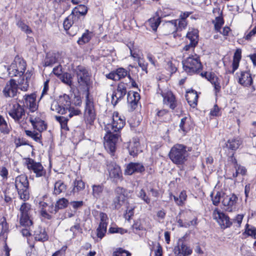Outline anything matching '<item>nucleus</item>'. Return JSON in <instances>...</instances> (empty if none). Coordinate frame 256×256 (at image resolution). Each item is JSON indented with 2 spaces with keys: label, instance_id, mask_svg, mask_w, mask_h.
Segmentation results:
<instances>
[{
  "label": "nucleus",
  "instance_id": "60",
  "mask_svg": "<svg viewBox=\"0 0 256 256\" xmlns=\"http://www.w3.org/2000/svg\"><path fill=\"white\" fill-rule=\"evenodd\" d=\"M8 171L4 166L0 168V176L2 178V180H6L8 178Z\"/></svg>",
  "mask_w": 256,
  "mask_h": 256
},
{
  "label": "nucleus",
  "instance_id": "62",
  "mask_svg": "<svg viewBox=\"0 0 256 256\" xmlns=\"http://www.w3.org/2000/svg\"><path fill=\"white\" fill-rule=\"evenodd\" d=\"M0 226L2 227V232L4 233L6 232V231L8 229V226L6 222V220L4 217L0 219Z\"/></svg>",
  "mask_w": 256,
  "mask_h": 256
},
{
  "label": "nucleus",
  "instance_id": "59",
  "mask_svg": "<svg viewBox=\"0 0 256 256\" xmlns=\"http://www.w3.org/2000/svg\"><path fill=\"white\" fill-rule=\"evenodd\" d=\"M176 20L178 30H182V29H184L186 28L187 26V22L186 20L178 18V20Z\"/></svg>",
  "mask_w": 256,
  "mask_h": 256
},
{
  "label": "nucleus",
  "instance_id": "2",
  "mask_svg": "<svg viewBox=\"0 0 256 256\" xmlns=\"http://www.w3.org/2000/svg\"><path fill=\"white\" fill-rule=\"evenodd\" d=\"M78 88L89 96L90 88L92 84L91 76L88 70L82 66H78L76 70Z\"/></svg>",
  "mask_w": 256,
  "mask_h": 256
},
{
  "label": "nucleus",
  "instance_id": "6",
  "mask_svg": "<svg viewBox=\"0 0 256 256\" xmlns=\"http://www.w3.org/2000/svg\"><path fill=\"white\" fill-rule=\"evenodd\" d=\"M26 69L25 61L19 56H16L8 68L10 76H21Z\"/></svg>",
  "mask_w": 256,
  "mask_h": 256
},
{
  "label": "nucleus",
  "instance_id": "3",
  "mask_svg": "<svg viewBox=\"0 0 256 256\" xmlns=\"http://www.w3.org/2000/svg\"><path fill=\"white\" fill-rule=\"evenodd\" d=\"M14 185L20 199L26 201L30 198L29 182L25 174H20L15 178Z\"/></svg>",
  "mask_w": 256,
  "mask_h": 256
},
{
  "label": "nucleus",
  "instance_id": "34",
  "mask_svg": "<svg viewBox=\"0 0 256 256\" xmlns=\"http://www.w3.org/2000/svg\"><path fill=\"white\" fill-rule=\"evenodd\" d=\"M39 206L40 208H41L40 213L42 216L48 220H50L52 218V216L48 213V210H46L47 207L48 208L49 204L39 200Z\"/></svg>",
  "mask_w": 256,
  "mask_h": 256
},
{
  "label": "nucleus",
  "instance_id": "32",
  "mask_svg": "<svg viewBox=\"0 0 256 256\" xmlns=\"http://www.w3.org/2000/svg\"><path fill=\"white\" fill-rule=\"evenodd\" d=\"M20 216H32V209L31 206L28 203L24 202L22 204L20 208Z\"/></svg>",
  "mask_w": 256,
  "mask_h": 256
},
{
  "label": "nucleus",
  "instance_id": "11",
  "mask_svg": "<svg viewBox=\"0 0 256 256\" xmlns=\"http://www.w3.org/2000/svg\"><path fill=\"white\" fill-rule=\"evenodd\" d=\"M26 164L27 168L30 170L32 171L36 174V177H40L45 175L46 171L40 163L28 158L26 160Z\"/></svg>",
  "mask_w": 256,
  "mask_h": 256
},
{
  "label": "nucleus",
  "instance_id": "58",
  "mask_svg": "<svg viewBox=\"0 0 256 256\" xmlns=\"http://www.w3.org/2000/svg\"><path fill=\"white\" fill-rule=\"evenodd\" d=\"M73 16H68L66 18L63 23L64 28L65 30H67L72 26V18Z\"/></svg>",
  "mask_w": 256,
  "mask_h": 256
},
{
  "label": "nucleus",
  "instance_id": "44",
  "mask_svg": "<svg viewBox=\"0 0 256 256\" xmlns=\"http://www.w3.org/2000/svg\"><path fill=\"white\" fill-rule=\"evenodd\" d=\"M103 186L102 185H94L92 186V195L96 198L100 196L103 192Z\"/></svg>",
  "mask_w": 256,
  "mask_h": 256
},
{
  "label": "nucleus",
  "instance_id": "54",
  "mask_svg": "<svg viewBox=\"0 0 256 256\" xmlns=\"http://www.w3.org/2000/svg\"><path fill=\"white\" fill-rule=\"evenodd\" d=\"M137 196L138 198H140L147 204L150 203V200L146 194L145 191L143 189H141L138 193Z\"/></svg>",
  "mask_w": 256,
  "mask_h": 256
},
{
  "label": "nucleus",
  "instance_id": "25",
  "mask_svg": "<svg viewBox=\"0 0 256 256\" xmlns=\"http://www.w3.org/2000/svg\"><path fill=\"white\" fill-rule=\"evenodd\" d=\"M242 144V140L240 138H232L229 139L226 144V148L232 152L236 150Z\"/></svg>",
  "mask_w": 256,
  "mask_h": 256
},
{
  "label": "nucleus",
  "instance_id": "17",
  "mask_svg": "<svg viewBox=\"0 0 256 256\" xmlns=\"http://www.w3.org/2000/svg\"><path fill=\"white\" fill-rule=\"evenodd\" d=\"M192 249L182 242H179L174 250L176 256H189L192 254Z\"/></svg>",
  "mask_w": 256,
  "mask_h": 256
},
{
  "label": "nucleus",
  "instance_id": "37",
  "mask_svg": "<svg viewBox=\"0 0 256 256\" xmlns=\"http://www.w3.org/2000/svg\"><path fill=\"white\" fill-rule=\"evenodd\" d=\"M25 133L27 136L31 138L36 142L40 143L41 142L42 134L40 132L34 130H25Z\"/></svg>",
  "mask_w": 256,
  "mask_h": 256
},
{
  "label": "nucleus",
  "instance_id": "47",
  "mask_svg": "<svg viewBox=\"0 0 256 256\" xmlns=\"http://www.w3.org/2000/svg\"><path fill=\"white\" fill-rule=\"evenodd\" d=\"M212 23L214 25V29L217 32H220L222 26L224 24V22L222 17L219 16L216 18Z\"/></svg>",
  "mask_w": 256,
  "mask_h": 256
},
{
  "label": "nucleus",
  "instance_id": "31",
  "mask_svg": "<svg viewBox=\"0 0 256 256\" xmlns=\"http://www.w3.org/2000/svg\"><path fill=\"white\" fill-rule=\"evenodd\" d=\"M232 161L234 164V168L236 169V172L233 174V177L236 178L238 176V174L242 176L245 175L246 172V168L240 164H237L236 160L235 158H232Z\"/></svg>",
  "mask_w": 256,
  "mask_h": 256
},
{
  "label": "nucleus",
  "instance_id": "9",
  "mask_svg": "<svg viewBox=\"0 0 256 256\" xmlns=\"http://www.w3.org/2000/svg\"><path fill=\"white\" fill-rule=\"evenodd\" d=\"M212 217L222 228H229L232 224L229 217L218 208H215L214 210Z\"/></svg>",
  "mask_w": 256,
  "mask_h": 256
},
{
  "label": "nucleus",
  "instance_id": "46",
  "mask_svg": "<svg viewBox=\"0 0 256 256\" xmlns=\"http://www.w3.org/2000/svg\"><path fill=\"white\" fill-rule=\"evenodd\" d=\"M57 61L54 54H48L45 59L44 64L46 66H52Z\"/></svg>",
  "mask_w": 256,
  "mask_h": 256
},
{
  "label": "nucleus",
  "instance_id": "20",
  "mask_svg": "<svg viewBox=\"0 0 256 256\" xmlns=\"http://www.w3.org/2000/svg\"><path fill=\"white\" fill-rule=\"evenodd\" d=\"M24 105L31 112H34L38 108V105L36 102V96L34 94L24 96Z\"/></svg>",
  "mask_w": 256,
  "mask_h": 256
},
{
  "label": "nucleus",
  "instance_id": "63",
  "mask_svg": "<svg viewBox=\"0 0 256 256\" xmlns=\"http://www.w3.org/2000/svg\"><path fill=\"white\" fill-rule=\"evenodd\" d=\"M132 228L134 230V232H136L134 230H142L144 229V227L142 226L139 220H136L134 222L132 226Z\"/></svg>",
  "mask_w": 256,
  "mask_h": 256
},
{
  "label": "nucleus",
  "instance_id": "5",
  "mask_svg": "<svg viewBox=\"0 0 256 256\" xmlns=\"http://www.w3.org/2000/svg\"><path fill=\"white\" fill-rule=\"evenodd\" d=\"M184 70L190 74H192L202 68L199 56L194 54L186 58L182 61Z\"/></svg>",
  "mask_w": 256,
  "mask_h": 256
},
{
  "label": "nucleus",
  "instance_id": "50",
  "mask_svg": "<svg viewBox=\"0 0 256 256\" xmlns=\"http://www.w3.org/2000/svg\"><path fill=\"white\" fill-rule=\"evenodd\" d=\"M107 226L104 224H99V226L97 228V236L100 239L102 238L106 232Z\"/></svg>",
  "mask_w": 256,
  "mask_h": 256
},
{
  "label": "nucleus",
  "instance_id": "41",
  "mask_svg": "<svg viewBox=\"0 0 256 256\" xmlns=\"http://www.w3.org/2000/svg\"><path fill=\"white\" fill-rule=\"evenodd\" d=\"M20 222L21 226L29 228L32 224L31 216H20Z\"/></svg>",
  "mask_w": 256,
  "mask_h": 256
},
{
  "label": "nucleus",
  "instance_id": "38",
  "mask_svg": "<svg viewBox=\"0 0 256 256\" xmlns=\"http://www.w3.org/2000/svg\"><path fill=\"white\" fill-rule=\"evenodd\" d=\"M128 46L130 50V56L136 60L140 58V52L139 48L134 46L133 43H130Z\"/></svg>",
  "mask_w": 256,
  "mask_h": 256
},
{
  "label": "nucleus",
  "instance_id": "15",
  "mask_svg": "<svg viewBox=\"0 0 256 256\" xmlns=\"http://www.w3.org/2000/svg\"><path fill=\"white\" fill-rule=\"evenodd\" d=\"M126 94V84L120 82L118 86L117 89L114 90L112 95V103L116 105L119 100L122 99Z\"/></svg>",
  "mask_w": 256,
  "mask_h": 256
},
{
  "label": "nucleus",
  "instance_id": "8",
  "mask_svg": "<svg viewBox=\"0 0 256 256\" xmlns=\"http://www.w3.org/2000/svg\"><path fill=\"white\" fill-rule=\"evenodd\" d=\"M9 116L18 123L24 118L26 116L25 110L22 106L18 103H14L10 105L8 110Z\"/></svg>",
  "mask_w": 256,
  "mask_h": 256
},
{
  "label": "nucleus",
  "instance_id": "36",
  "mask_svg": "<svg viewBox=\"0 0 256 256\" xmlns=\"http://www.w3.org/2000/svg\"><path fill=\"white\" fill-rule=\"evenodd\" d=\"M10 126L8 125L5 118L0 115V131L1 132L7 134L10 131Z\"/></svg>",
  "mask_w": 256,
  "mask_h": 256
},
{
  "label": "nucleus",
  "instance_id": "27",
  "mask_svg": "<svg viewBox=\"0 0 256 256\" xmlns=\"http://www.w3.org/2000/svg\"><path fill=\"white\" fill-rule=\"evenodd\" d=\"M186 98L188 102L191 106L194 108L197 105L198 95L196 91L191 90L188 92Z\"/></svg>",
  "mask_w": 256,
  "mask_h": 256
},
{
  "label": "nucleus",
  "instance_id": "10",
  "mask_svg": "<svg viewBox=\"0 0 256 256\" xmlns=\"http://www.w3.org/2000/svg\"><path fill=\"white\" fill-rule=\"evenodd\" d=\"M84 116L86 122L90 124H92L96 118V112L94 109V102L89 99L88 96L86 95Z\"/></svg>",
  "mask_w": 256,
  "mask_h": 256
},
{
  "label": "nucleus",
  "instance_id": "39",
  "mask_svg": "<svg viewBox=\"0 0 256 256\" xmlns=\"http://www.w3.org/2000/svg\"><path fill=\"white\" fill-rule=\"evenodd\" d=\"M241 59V50H237L234 54L232 62V72L238 69Z\"/></svg>",
  "mask_w": 256,
  "mask_h": 256
},
{
  "label": "nucleus",
  "instance_id": "1",
  "mask_svg": "<svg viewBox=\"0 0 256 256\" xmlns=\"http://www.w3.org/2000/svg\"><path fill=\"white\" fill-rule=\"evenodd\" d=\"M124 124V120L118 112H114L112 122L106 124L105 126L106 134L104 137V146L112 155L116 150V145L120 138V135L117 132L122 129Z\"/></svg>",
  "mask_w": 256,
  "mask_h": 256
},
{
  "label": "nucleus",
  "instance_id": "4",
  "mask_svg": "<svg viewBox=\"0 0 256 256\" xmlns=\"http://www.w3.org/2000/svg\"><path fill=\"white\" fill-rule=\"evenodd\" d=\"M188 152L186 147L182 144H176L170 150L169 157L176 164H182L186 160Z\"/></svg>",
  "mask_w": 256,
  "mask_h": 256
},
{
  "label": "nucleus",
  "instance_id": "51",
  "mask_svg": "<svg viewBox=\"0 0 256 256\" xmlns=\"http://www.w3.org/2000/svg\"><path fill=\"white\" fill-rule=\"evenodd\" d=\"M222 194L220 192H217L216 194L213 192L211 194L212 200L214 205L218 206V204Z\"/></svg>",
  "mask_w": 256,
  "mask_h": 256
},
{
  "label": "nucleus",
  "instance_id": "14",
  "mask_svg": "<svg viewBox=\"0 0 256 256\" xmlns=\"http://www.w3.org/2000/svg\"><path fill=\"white\" fill-rule=\"evenodd\" d=\"M30 121L32 124L34 129L36 130L38 132L42 134V132L46 129V125L44 120L40 118V114L30 115Z\"/></svg>",
  "mask_w": 256,
  "mask_h": 256
},
{
  "label": "nucleus",
  "instance_id": "23",
  "mask_svg": "<svg viewBox=\"0 0 256 256\" xmlns=\"http://www.w3.org/2000/svg\"><path fill=\"white\" fill-rule=\"evenodd\" d=\"M144 170V167L142 164L130 162L126 166L124 173L126 174L131 175L134 172H142Z\"/></svg>",
  "mask_w": 256,
  "mask_h": 256
},
{
  "label": "nucleus",
  "instance_id": "49",
  "mask_svg": "<svg viewBox=\"0 0 256 256\" xmlns=\"http://www.w3.org/2000/svg\"><path fill=\"white\" fill-rule=\"evenodd\" d=\"M244 234L248 236H252L254 239L256 238V228L253 226L249 228L248 224L246 226Z\"/></svg>",
  "mask_w": 256,
  "mask_h": 256
},
{
  "label": "nucleus",
  "instance_id": "45",
  "mask_svg": "<svg viewBox=\"0 0 256 256\" xmlns=\"http://www.w3.org/2000/svg\"><path fill=\"white\" fill-rule=\"evenodd\" d=\"M84 183L81 180H76L74 182V188L72 190L74 192H78L84 188Z\"/></svg>",
  "mask_w": 256,
  "mask_h": 256
},
{
  "label": "nucleus",
  "instance_id": "55",
  "mask_svg": "<svg viewBox=\"0 0 256 256\" xmlns=\"http://www.w3.org/2000/svg\"><path fill=\"white\" fill-rule=\"evenodd\" d=\"M40 200L46 202L49 204L48 208V212H50V208L52 206H54L52 198L48 196L45 194L40 198Z\"/></svg>",
  "mask_w": 256,
  "mask_h": 256
},
{
  "label": "nucleus",
  "instance_id": "35",
  "mask_svg": "<svg viewBox=\"0 0 256 256\" xmlns=\"http://www.w3.org/2000/svg\"><path fill=\"white\" fill-rule=\"evenodd\" d=\"M66 190V184L61 180L56 182L54 185V193L56 195L60 194Z\"/></svg>",
  "mask_w": 256,
  "mask_h": 256
},
{
  "label": "nucleus",
  "instance_id": "28",
  "mask_svg": "<svg viewBox=\"0 0 256 256\" xmlns=\"http://www.w3.org/2000/svg\"><path fill=\"white\" fill-rule=\"evenodd\" d=\"M139 146V142L136 139L130 142L128 146L129 154L133 156H136L140 151Z\"/></svg>",
  "mask_w": 256,
  "mask_h": 256
},
{
  "label": "nucleus",
  "instance_id": "42",
  "mask_svg": "<svg viewBox=\"0 0 256 256\" xmlns=\"http://www.w3.org/2000/svg\"><path fill=\"white\" fill-rule=\"evenodd\" d=\"M92 36V34L88 30L86 32L82 35V37L79 38L78 42L79 44H82L84 43L88 42L91 39Z\"/></svg>",
  "mask_w": 256,
  "mask_h": 256
},
{
  "label": "nucleus",
  "instance_id": "18",
  "mask_svg": "<svg viewBox=\"0 0 256 256\" xmlns=\"http://www.w3.org/2000/svg\"><path fill=\"white\" fill-rule=\"evenodd\" d=\"M237 200V196L234 194L224 196L222 200L224 208L228 212H232Z\"/></svg>",
  "mask_w": 256,
  "mask_h": 256
},
{
  "label": "nucleus",
  "instance_id": "21",
  "mask_svg": "<svg viewBox=\"0 0 256 256\" xmlns=\"http://www.w3.org/2000/svg\"><path fill=\"white\" fill-rule=\"evenodd\" d=\"M128 74V72L122 68H119L115 70L112 72L106 75V77L110 80L118 81L126 77Z\"/></svg>",
  "mask_w": 256,
  "mask_h": 256
},
{
  "label": "nucleus",
  "instance_id": "30",
  "mask_svg": "<svg viewBox=\"0 0 256 256\" xmlns=\"http://www.w3.org/2000/svg\"><path fill=\"white\" fill-rule=\"evenodd\" d=\"M208 80L214 85L216 92H218L221 88L220 80L214 74L210 73L208 75Z\"/></svg>",
  "mask_w": 256,
  "mask_h": 256
},
{
  "label": "nucleus",
  "instance_id": "56",
  "mask_svg": "<svg viewBox=\"0 0 256 256\" xmlns=\"http://www.w3.org/2000/svg\"><path fill=\"white\" fill-rule=\"evenodd\" d=\"M69 16H73L72 18V22L73 24H75L76 26H80L82 24V20L80 19V16L72 12Z\"/></svg>",
  "mask_w": 256,
  "mask_h": 256
},
{
  "label": "nucleus",
  "instance_id": "48",
  "mask_svg": "<svg viewBox=\"0 0 256 256\" xmlns=\"http://www.w3.org/2000/svg\"><path fill=\"white\" fill-rule=\"evenodd\" d=\"M56 120L60 123L61 128L63 129L68 130L67 122L69 118L68 116H56Z\"/></svg>",
  "mask_w": 256,
  "mask_h": 256
},
{
  "label": "nucleus",
  "instance_id": "26",
  "mask_svg": "<svg viewBox=\"0 0 256 256\" xmlns=\"http://www.w3.org/2000/svg\"><path fill=\"white\" fill-rule=\"evenodd\" d=\"M186 36L193 45H197L199 38L198 30L197 29L189 28Z\"/></svg>",
  "mask_w": 256,
  "mask_h": 256
},
{
  "label": "nucleus",
  "instance_id": "22",
  "mask_svg": "<svg viewBox=\"0 0 256 256\" xmlns=\"http://www.w3.org/2000/svg\"><path fill=\"white\" fill-rule=\"evenodd\" d=\"M238 82L244 86H250L252 84V78L251 74L248 72H242L238 74Z\"/></svg>",
  "mask_w": 256,
  "mask_h": 256
},
{
  "label": "nucleus",
  "instance_id": "29",
  "mask_svg": "<svg viewBox=\"0 0 256 256\" xmlns=\"http://www.w3.org/2000/svg\"><path fill=\"white\" fill-rule=\"evenodd\" d=\"M34 238L36 240L44 242L48 240V236L44 228H38L34 231Z\"/></svg>",
  "mask_w": 256,
  "mask_h": 256
},
{
  "label": "nucleus",
  "instance_id": "53",
  "mask_svg": "<svg viewBox=\"0 0 256 256\" xmlns=\"http://www.w3.org/2000/svg\"><path fill=\"white\" fill-rule=\"evenodd\" d=\"M68 113V118H70L74 116H78L80 114V111L78 108H74L69 106L67 109V113Z\"/></svg>",
  "mask_w": 256,
  "mask_h": 256
},
{
  "label": "nucleus",
  "instance_id": "57",
  "mask_svg": "<svg viewBox=\"0 0 256 256\" xmlns=\"http://www.w3.org/2000/svg\"><path fill=\"white\" fill-rule=\"evenodd\" d=\"M132 96L134 97V99L132 98V97L129 94L128 96V100L130 101L132 104L136 105L140 98V96L138 92H134Z\"/></svg>",
  "mask_w": 256,
  "mask_h": 256
},
{
  "label": "nucleus",
  "instance_id": "43",
  "mask_svg": "<svg viewBox=\"0 0 256 256\" xmlns=\"http://www.w3.org/2000/svg\"><path fill=\"white\" fill-rule=\"evenodd\" d=\"M87 12V7L84 5L80 4L74 8L72 10V13L76 14L79 16H84L86 14Z\"/></svg>",
  "mask_w": 256,
  "mask_h": 256
},
{
  "label": "nucleus",
  "instance_id": "7",
  "mask_svg": "<svg viewBox=\"0 0 256 256\" xmlns=\"http://www.w3.org/2000/svg\"><path fill=\"white\" fill-rule=\"evenodd\" d=\"M70 106V101L68 95L60 96L57 100H54L51 104L50 109L62 114H67V109Z\"/></svg>",
  "mask_w": 256,
  "mask_h": 256
},
{
  "label": "nucleus",
  "instance_id": "24",
  "mask_svg": "<svg viewBox=\"0 0 256 256\" xmlns=\"http://www.w3.org/2000/svg\"><path fill=\"white\" fill-rule=\"evenodd\" d=\"M69 204L68 200L62 198H59L56 202L54 206H52L50 210V213L56 214L58 210L66 208Z\"/></svg>",
  "mask_w": 256,
  "mask_h": 256
},
{
  "label": "nucleus",
  "instance_id": "61",
  "mask_svg": "<svg viewBox=\"0 0 256 256\" xmlns=\"http://www.w3.org/2000/svg\"><path fill=\"white\" fill-rule=\"evenodd\" d=\"M244 217V215L242 214H238L232 220V223L236 224V226L240 227L241 225L242 220Z\"/></svg>",
  "mask_w": 256,
  "mask_h": 256
},
{
  "label": "nucleus",
  "instance_id": "16",
  "mask_svg": "<svg viewBox=\"0 0 256 256\" xmlns=\"http://www.w3.org/2000/svg\"><path fill=\"white\" fill-rule=\"evenodd\" d=\"M18 85L14 80H10L8 81L4 90L3 94L6 97H14L18 92Z\"/></svg>",
  "mask_w": 256,
  "mask_h": 256
},
{
  "label": "nucleus",
  "instance_id": "19",
  "mask_svg": "<svg viewBox=\"0 0 256 256\" xmlns=\"http://www.w3.org/2000/svg\"><path fill=\"white\" fill-rule=\"evenodd\" d=\"M161 95L163 98V102L165 105L174 110L176 106L175 98L172 93L168 90L161 92Z\"/></svg>",
  "mask_w": 256,
  "mask_h": 256
},
{
  "label": "nucleus",
  "instance_id": "13",
  "mask_svg": "<svg viewBox=\"0 0 256 256\" xmlns=\"http://www.w3.org/2000/svg\"><path fill=\"white\" fill-rule=\"evenodd\" d=\"M116 196L112 204L113 208L119 209L124 203L126 198V190L122 188L117 187L115 190Z\"/></svg>",
  "mask_w": 256,
  "mask_h": 256
},
{
  "label": "nucleus",
  "instance_id": "52",
  "mask_svg": "<svg viewBox=\"0 0 256 256\" xmlns=\"http://www.w3.org/2000/svg\"><path fill=\"white\" fill-rule=\"evenodd\" d=\"M16 25L22 30L25 32L26 34H30L32 32L30 28L22 21H18L16 23Z\"/></svg>",
  "mask_w": 256,
  "mask_h": 256
},
{
  "label": "nucleus",
  "instance_id": "64",
  "mask_svg": "<svg viewBox=\"0 0 256 256\" xmlns=\"http://www.w3.org/2000/svg\"><path fill=\"white\" fill-rule=\"evenodd\" d=\"M66 246H62L60 250L56 252L52 256H65Z\"/></svg>",
  "mask_w": 256,
  "mask_h": 256
},
{
  "label": "nucleus",
  "instance_id": "33",
  "mask_svg": "<svg viewBox=\"0 0 256 256\" xmlns=\"http://www.w3.org/2000/svg\"><path fill=\"white\" fill-rule=\"evenodd\" d=\"M160 23V18L158 16H156L150 18L146 22V24L149 26L151 28L156 31Z\"/></svg>",
  "mask_w": 256,
  "mask_h": 256
},
{
  "label": "nucleus",
  "instance_id": "40",
  "mask_svg": "<svg viewBox=\"0 0 256 256\" xmlns=\"http://www.w3.org/2000/svg\"><path fill=\"white\" fill-rule=\"evenodd\" d=\"M165 28L168 30V32H174L178 30L176 20H171L166 22L164 24Z\"/></svg>",
  "mask_w": 256,
  "mask_h": 256
},
{
  "label": "nucleus",
  "instance_id": "12",
  "mask_svg": "<svg viewBox=\"0 0 256 256\" xmlns=\"http://www.w3.org/2000/svg\"><path fill=\"white\" fill-rule=\"evenodd\" d=\"M107 169L110 178L114 182H118L122 178V172L120 166L114 162H110L107 164Z\"/></svg>",
  "mask_w": 256,
  "mask_h": 256
}]
</instances>
